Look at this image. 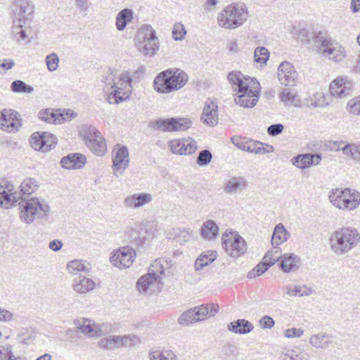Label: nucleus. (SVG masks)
<instances>
[{
  "label": "nucleus",
  "mask_w": 360,
  "mask_h": 360,
  "mask_svg": "<svg viewBox=\"0 0 360 360\" xmlns=\"http://www.w3.org/2000/svg\"><path fill=\"white\" fill-rule=\"evenodd\" d=\"M103 90L110 104H117L129 98L131 91V75L129 72H122L118 75L110 72L105 80Z\"/></svg>",
  "instance_id": "obj_1"
},
{
  "label": "nucleus",
  "mask_w": 360,
  "mask_h": 360,
  "mask_svg": "<svg viewBox=\"0 0 360 360\" xmlns=\"http://www.w3.org/2000/svg\"><path fill=\"white\" fill-rule=\"evenodd\" d=\"M331 252L336 256L348 255L360 243V233L354 228L342 226L333 231L329 236Z\"/></svg>",
  "instance_id": "obj_2"
},
{
  "label": "nucleus",
  "mask_w": 360,
  "mask_h": 360,
  "mask_svg": "<svg viewBox=\"0 0 360 360\" xmlns=\"http://www.w3.org/2000/svg\"><path fill=\"white\" fill-rule=\"evenodd\" d=\"M188 80V75L182 70L169 68L155 77L153 87L158 93L169 94L183 88Z\"/></svg>",
  "instance_id": "obj_3"
},
{
  "label": "nucleus",
  "mask_w": 360,
  "mask_h": 360,
  "mask_svg": "<svg viewBox=\"0 0 360 360\" xmlns=\"http://www.w3.org/2000/svg\"><path fill=\"white\" fill-rule=\"evenodd\" d=\"M20 191H15L13 184L8 181L0 182V207L8 209L16 203L20 199L22 200L24 195H30L37 190L38 182L29 178L24 180L20 185Z\"/></svg>",
  "instance_id": "obj_4"
},
{
  "label": "nucleus",
  "mask_w": 360,
  "mask_h": 360,
  "mask_svg": "<svg viewBox=\"0 0 360 360\" xmlns=\"http://www.w3.org/2000/svg\"><path fill=\"white\" fill-rule=\"evenodd\" d=\"M165 265L167 262L164 259H155L148 268V274L141 276L136 283V288L141 293H152L159 290L162 284L161 276L165 274Z\"/></svg>",
  "instance_id": "obj_5"
},
{
  "label": "nucleus",
  "mask_w": 360,
  "mask_h": 360,
  "mask_svg": "<svg viewBox=\"0 0 360 360\" xmlns=\"http://www.w3.org/2000/svg\"><path fill=\"white\" fill-rule=\"evenodd\" d=\"M20 219L30 224L36 219H46L50 212V207L44 199H23L19 202Z\"/></svg>",
  "instance_id": "obj_6"
},
{
  "label": "nucleus",
  "mask_w": 360,
  "mask_h": 360,
  "mask_svg": "<svg viewBox=\"0 0 360 360\" xmlns=\"http://www.w3.org/2000/svg\"><path fill=\"white\" fill-rule=\"evenodd\" d=\"M248 17V10L244 4H232L219 13L217 22L221 27L233 30L241 26Z\"/></svg>",
  "instance_id": "obj_7"
},
{
  "label": "nucleus",
  "mask_w": 360,
  "mask_h": 360,
  "mask_svg": "<svg viewBox=\"0 0 360 360\" xmlns=\"http://www.w3.org/2000/svg\"><path fill=\"white\" fill-rule=\"evenodd\" d=\"M328 200L337 209L352 211L360 205V193L349 188H336L329 192Z\"/></svg>",
  "instance_id": "obj_8"
},
{
  "label": "nucleus",
  "mask_w": 360,
  "mask_h": 360,
  "mask_svg": "<svg viewBox=\"0 0 360 360\" xmlns=\"http://www.w3.org/2000/svg\"><path fill=\"white\" fill-rule=\"evenodd\" d=\"M318 53L335 62L341 61L345 57V49L326 33L321 32L315 34L313 39Z\"/></svg>",
  "instance_id": "obj_9"
},
{
  "label": "nucleus",
  "mask_w": 360,
  "mask_h": 360,
  "mask_svg": "<svg viewBox=\"0 0 360 360\" xmlns=\"http://www.w3.org/2000/svg\"><path fill=\"white\" fill-rule=\"evenodd\" d=\"M137 49L144 56H153L159 48L155 31L149 25H143L137 34Z\"/></svg>",
  "instance_id": "obj_10"
},
{
  "label": "nucleus",
  "mask_w": 360,
  "mask_h": 360,
  "mask_svg": "<svg viewBox=\"0 0 360 360\" xmlns=\"http://www.w3.org/2000/svg\"><path fill=\"white\" fill-rule=\"evenodd\" d=\"M244 85L238 89L236 103L244 108H253L259 97V83L255 79H245Z\"/></svg>",
  "instance_id": "obj_11"
},
{
  "label": "nucleus",
  "mask_w": 360,
  "mask_h": 360,
  "mask_svg": "<svg viewBox=\"0 0 360 360\" xmlns=\"http://www.w3.org/2000/svg\"><path fill=\"white\" fill-rule=\"evenodd\" d=\"M86 146L97 156L103 155L107 146L101 133L94 127L84 126L81 131Z\"/></svg>",
  "instance_id": "obj_12"
},
{
  "label": "nucleus",
  "mask_w": 360,
  "mask_h": 360,
  "mask_svg": "<svg viewBox=\"0 0 360 360\" xmlns=\"http://www.w3.org/2000/svg\"><path fill=\"white\" fill-rule=\"evenodd\" d=\"M222 246L226 253L234 258H238L246 251L245 240L233 230H226L221 236Z\"/></svg>",
  "instance_id": "obj_13"
},
{
  "label": "nucleus",
  "mask_w": 360,
  "mask_h": 360,
  "mask_svg": "<svg viewBox=\"0 0 360 360\" xmlns=\"http://www.w3.org/2000/svg\"><path fill=\"white\" fill-rule=\"evenodd\" d=\"M13 20L29 24L34 16L35 6L32 0H15L11 7Z\"/></svg>",
  "instance_id": "obj_14"
},
{
  "label": "nucleus",
  "mask_w": 360,
  "mask_h": 360,
  "mask_svg": "<svg viewBox=\"0 0 360 360\" xmlns=\"http://www.w3.org/2000/svg\"><path fill=\"white\" fill-rule=\"evenodd\" d=\"M136 258L135 251L129 247H122L112 252L110 263L120 269L130 267Z\"/></svg>",
  "instance_id": "obj_15"
},
{
  "label": "nucleus",
  "mask_w": 360,
  "mask_h": 360,
  "mask_svg": "<svg viewBox=\"0 0 360 360\" xmlns=\"http://www.w3.org/2000/svg\"><path fill=\"white\" fill-rule=\"evenodd\" d=\"M112 159L113 174L119 176L129 166V156L127 148L115 146L112 150Z\"/></svg>",
  "instance_id": "obj_16"
},
{
  "label": "nucleus",
  "mask_w": 360,
  "mask_h": 360,
  "mask_svg": "<svg viewBox=\"0 0 360 360\" xmlns=\"http://www.w3.org/2000/svg\"><path fill=\"white\" fill-rule=\"evenodd\" d=\"M21 127L19 113L13 109H4L0 112V129L6 132L18 131Z\"/></svg>",
  "instance_id": "obj_17"
},
{
  "label": "nucleus",
  "mask_w": 360,
  "mask_h": 360,
  "mask_svg": "<svg viewBox=\"0 0 360 360\" xmlns=\"http://www.w3.org/2000/svg\"><path fill=\"white\" fill-rule=\"evenodd\" d=\"M56 138L48 133H34L30 138V145L35 150L46 153L56 143Z\"/></svg>",
  "instance_id": "obj_18"
},
{
  "label": "nucleus",
  "mask_w": 360,
  "mask_h": 360,
  "mask_svg": "<svg viewBox=\"0 0 360 360\" xmlns=\"http://www.w3.org/2000/svg\"><path fill=\"white\" fill-rule=\"evenodd\" d=\"M75 324L81 333L90 338H98L108 333L105 324L100 325L90 319L77 320Z\"/></svg>",
  "instance_id": "obj_19"
},
{
  "label": "nucleus",
  "mask_w": 360,
  "mask_h": 360,
  "mask_svg": "<svg viewBox=\"0 0 360 360\" xmlns=\"http://www.w3.org/2000/svg\"><path fill=\"white\" fill-rule=\"evenodd\" d=\"M153 200V196L148 193H138L127 196L123 205L127 209L136 210L144 207Z\"/></svg>",
  "instance_id": "obj_20"
},
{
  "label": "nucleus",
  "mask_w": 360,
  "mask_h": 360,
  "mask_svg": "<svg viewBox=\"0 0 360 360\" xmlns=\"http://www.w3.org/2000/svg\"><path fill=\"white\" fill-rule=\"evenodd\" d=\"M352 88V82L347 77H338L330 84L329 89L332 96L344 98L348 96Z\"/></svg>",
  "instance_id": "obj_21"
},
{
  "label": "nucleus",
  "mask_w": 360,
  "mask_h": 360,
  "mask_svg": "<svg viewBox=\"0 0 360 360\" xmlns=\"http://www.w3.org/2000/svg\"><path fill=\"white\" fill-rule=\"evenodd\" d=\"M278 78L282 84L292 86L297 78V73L290 63L285 61L278 68Z\"/></svg>",
  "instance_id": "obj_22"
},
{
  "label": "nucleus",
  "mask_w": 360,
  "mask_h": 360,
  "mask_svg": "<svg viewBox=\"0 0 360 360\" xmlns=\"http://www.w3.org/2000/svg\"><path fill=\"white\" fill-rule=\"evenodd\" d=\"M322 160L321 154L305 153L300 154L292 158L291 162L294 166L304 169L311 166L319 165Z\"/></svg>",
  "instance_id": "obj_23"
},
{
  "label": "nucleus",
  "mask_w": 360,
  "mask_h": 360,
  "mask_svg": "<svg viewBox=\"0 0 360 360\" xmlns=\"http://www.w3.org/2000/svg\"><path fill=\"white\" fill-rule=\"evenodd\" d=\"M217 108V103L213 101L207 100L206 101L201 115V121L202 123L210 127H214L218 123Z\"/></svg>",
  "instance_id": "obj_24"
},
{
  "label": "nucleus",
  "mask_w": 360,
  "mask_h": 360,
  "mask_svg": "<svg viewBox=\"0 0 360 360\" xmlns=\"http://www.w3.org/2000/svg\"><path fill=\"white\" fill-rule=\"evenodd\" d=\"M205 309H199V307L191 309L184 312L179 318L178 322L181 325H189L191 323L205 320Z\"/></svg>",
  "instance_id": "obj_25"
},
{
  "label": "nucleus",
  "mask_w": 360,
  "mask_h": 360,
  "mask_svg": "<svg viewBox=\"0 0 360 360\" xmlns=\"http://www.w3.org/2000/svg\"><path fill=\"white\" fill-rule=\"evenodd\" d=\"M86 162V157L80 153H71L63 157L60 160L62 167L68 169L82 168Z\"/></svg>",
  "instance_id": "obj_26"
},
{
  "label": "nucleus",
  "mask_w": 360,
  "mask_h": 360,
  "mask_svg": "<svg viewBox=\"0 0 360 360\" xmlns=\"http://www.w3.org/2000/svg\"><path fill=\"white\" fill-rule=\"evenodd\" d=\"M281 258L280 266L283 272H294L299 269L300 258L297 255L292 253H285Z\"/></svg>",
  "instance_id": "obj_27"
},
{
  "label": "nucleus",
  "mask_w": 360,
  "mask_h": 360,
  "mask_svg": "<svg viewBox=\"0 0 360 360\" xmlns=\"http://www.w3.org/2000/svg\"><path fill=\"white\" fill-rule=\"evenodd\" d=\"M96 283L90 278L79 276L75 278L72 283V289L77 293L84 294L95 288Z\"/></svg>",
  "instance_id": "obj_28"
},
{
  "label": "nucleus",
  "mask_w": 360,
  "mask_h": 360,
  "mask_svg": "<svg viewBox=\"0 0 360 360\" xmlns=\"http://www.w3.org/2000/svg\"><path fill=\"white\" fill-rule=\"evenodd\" d=\"M246 187V181L241 176H233L228 179L224 184V191L227 194H235Z\"/></svg>",
  "instance_id": "obj_29"
},
{
  "label": "nucleus",
  "mask_w": 360,
  "mask_h": 360,
  "mask_svg": "<svg viewBox=\"0 0 360 360\" xmlns=\"http://www.w3.org/2000/svg\"><path fill=\"white\" fill-rule=\"evenodd\" d=\"M254 328L253 325L245 319H238L228 325L229 330L236 334H247Z\"/></svg>",
  "instance_id": "obj_30"
},
{
  "label": "nucleus",
  "mask_w": 360,
  "mask_h": 360,
  "mask_svg": "<svg viewBox=\"0 0 360 360\" xmlns=\"http://www.w3.org/2000/svg\"><path fill=\"white\" fill-rule=\"evenodd\" d=\"M290 234L282 224H277L271 237V244L274 247L279 246L290 238Z\"/></svg>",
  "instance_id": "obj_31"
},
{
  "label": "nucleus",
  "mask_w": 360,
  "mask_h": 360,
  "mask_svg": "<svg viewBox=\"0 0 360 360\" xmlns=\"http://www.w3.org/2000/svg\"><path fill=\"white\" fill-rule=\"evenodd\" d=\"M39 118L48 123H60L62 121L65 120V115L58 111H53L52 109H46L41 110L39 112Z\"/></svg>",
  "instance_id": "obj_32"
},
{
  "label": "nucleus",
  "mask_w": 360,
  "mask_h": 360,
  "mask_svg": "<svg viewBox=\"0 0 360 360\" xmlns=\"http://www.w3.org/2000/svg\"><path fill=\"white\" fill-rule=\"evenodd\" d=\"M311 345L316 349H325L332 343L330 337L323 333L312 335L309 338Z\"/></svg>",
  "instance_id": "obj_33"
},
{
  "label": "nucleus",
  "mask_w": 360,
  "mask_h": 360,
  "mask_svg": "<svg viewBox=\"0 0 360 360\" xmlns=\"http://www.w3.org/2000/svg\"><path fill=\"white\" fill-rule=\"evenodd\" d=\"M279 97L286 106H300V100L297 92L289 89H284L280 93Z\"/></svg>",
  "instance_id": "obj_34"
},
{
  "label": "nucleus",
  "mask_w": 360,
  "mask_h": 360,
  "mask_svg": "<svg viewBox=\"0 0 360 360\" xmlns=\"http://www.w3.org/2000/svg\"><path fill=\"white\" fill-rule=\"evenodd\" d=\"M133 19V11L129 8H124L116 16L115 26L117 30L123 31L128 23Z\"/></svg>",
  "instance_id": "obj_35"
},
{
  "label": "nucleus",
  "mask_w": 360,
  "mask_h": 360,
  "mask_svg": "<svg viewBox=\"0 0 360 360\" xmlns=\"http://www.w3.org/2000/svg\"><path fill=\"white\" fill-rule=\"evenodd\" d=\"M330 102V101L322 92H317L309 99H306L304 105L308 108H317L326 107Z\"/></svg>",
  "instance_id": "obj_36"
},
{
  "label": "nucleus",
  "mask_w": 360,
  "mask_h": 360,
  "mask_svg": "<svg viewBox=\"0 0 360 360\" xmlns=\"http://www.w3.org/2000/svg\"><path fill=\"white\" fill-rule=\"evenodd\" d=\"M11 37L17 42H21L28 38L27 34V25L23 22L13 20Z\"/></svg>",
  "instance_id": "obj_37"
},
{
  "label": "nucleus",
  "mask_w": 360,
  "mask_h": 360,
  "mask_svg": "<svg viewBox=\"0 0 360 360\" xmlns=\"http://www.w3.org/2000/svg\"><path fill=\"white\" fill-rule=\"evenodd\" d=\"M201 236L207 240L214 238L219 233V227L212 220H207L204 222L200 229Z\"/></svg>",
  "instance_id": "obj_38"
},
{
  "label": "nucleus",
  "mask_w": 360,
  "mask_h": 360,
  "mask_svg": "<svg viewBox=\"0 0 360 360\" xmlns=\"http://www.w3.org/2000/svg\"><path fill=\"white\" fill-rule=\"evenodd\" d=\"M217 252L208 250L202 253L195 260V269L196 271L201 270L203 267L212 263L217 258Z\"/></svg>",
  "instance_id": "obj_39"
},
{
  "label": "nucleus",
  "mask_w": 360,
  "mask_h": 360,
  "mask_svg": "<svg viewBox=\"0 0 360 360\" xmlns=\"http://www.w3.org/2000/svg\"><path fill=\"white\" fill-rule=\"evenodd\" d=\"M248 146V152L250 153L264 155L274 151L271 146L266 145L264 147L263 143L252 139H249Z\"/></svg>",
  "instance_id": "obj_40"
},
{
  "label": "nucleus",
  "mask_w": 360,
  "mask_h": 360,
  "mask_svg": "<svg viewBox=\"0 0 360 360\" xmlns=\"http://www.w3.org/2000/svg\"><path fill=\"white\" fill-rule=\"evenodd\" d=\"M341 150L354 162H360V143H347Z\"/></svg>",
  "instance_id": "obj_41"
},
{
  "label": "nucleus",
  "mask_w": 360,
  "mask_h": 360,
  "mask_svg": "<svg viewBox=\"0 0 360 360\" xmlns=\"http://www.w3.org/2000/svg\"><path fill=\"white\" fill-rule=\"evenodd\" d=\"M125 238L129 243L136 246H141L146 240V238L141 236V233L138 229L132 227L127 229Z\"/></svg>",
  "instance_id": "obj_42"
},
{
  "label": "nucleus",
  "mask_w": 360,
  "mask_h": 360,
  "mask_svg": "<svg viewBox=\"0 0 360 360\" xmlns=\"http://www.w3.org/2000/svg\"><path fill=\"white\" fill-rule=\"evenodd\" d=\"M67 268L70 273L76 274L79 271H89V264L83 260L74 259L67 264Z\"/></svg>",
  "instance_id": "obj_43"
},
{
  "label": "nucleus",
  "mask_w": 360,
  "mask_h": 360,
  "mask_svg": "<svg viewBox=\"0 0 360 360\" xmlns=\"http://www.w3.org/2000/svg\"><path fill=\"white\" fill-rule=\"evenodd\" d=\"M172 117L171 118H160L151 123V127L155 129L163 132H172Z\"/></svg>",
  "instance_id": "obj_44"
},
{
  "label": "nucleus",
  "mask_w": 360,
  "mask_h": 360,
  "mask_svg": "<svg viewBox=\"0 0 360 360\" xmlns=\"http://www.w3.org/2000/svg\"><path fill=\"white\" fill-rule=\"evenodd\" d=\"M285 289L286 290V292H285L286 295L290 297L297 296V295H298L300 297L309 296L312 293V290L306 286H304V287H302L300 285L287 286V287H285Z\"/></svg>",
  "instance_id": "obj_45"
},
{
  "label": "nucleus",
  "mask_w": 360,
  "mask_h": 360,
  "mask_svg": "<svg viewBox=\"0 0 360 360\" xmlns=\"http://www.w3.org/2000/svg\"><path fill=\"white\" fill-rule=\"evenodd\" d=\"M173 131H186L191 127L193 122L186 117H172Z\"/></svg>",
  "instance_id": "obj_46"
},
{
  "label": "nucleus",
  "mask_w": 360,
  "mask_h": 360,
  "mask_svg": "<svg viewBox=\"0 0 360 360\" xmlns=\"http://www.w3.org/2000/svg\"><path fill=\"white\" fill-rule=\"evenodd\" d=\"M183 155H191L198 149L197 142L192 138L180 139Z\"/></svg>",
  "instance_id": "obj_47"
},
{
  "label": "nucleus",
  "mask_w": 360,
  "mask_h": 360,
  "mask_svg": "<svg viewBox=\"0 0 360 360\" xmlns=\"http://www.w3.org/2000/svg\"><path fill=\"white\" fill-rule=\"evenodd\" d=\"M274 248V250L268 251L263 257L265 262L269 264V266L274 265L282 257L281 249L278 246H275Z\"/></svg>",
  "instance_id": "obj_48"
},
{
  "label": "nucleus",
  "mask_w": 360,
  "mask_h": 360,
  "mask_svg": "<svg viewBox=\"0 0 360 360\" xmlns=\"http://www.w3.org/2000/svg\"><path fill=\"white\" fill-rule=\"evenodd\" d=\"M151 360H178L176 354L171 349H164L150 354Z\"/></svg>",
  "instance_id": "obj_49"
},
{
  "label": "nucleus",
  "mask_w": 360,
  "mask_h": 360,
  "mask_svg": "<svg viewBox=\"0 0 360 360\" xmlns=\"http://www.w3.org/2000/svg\"><path fill=\"white\" fill-rule=\"evenodd\" d=\"M269 58V52L265 47H257L254 52V60L257 63L265 64Z\"/></svg>",
  "instance_id": "obj_50"
},
{
  "label": "nucleus",
  "mask_w": 360,
  "mask_h": 360,
  "mask_svg": "<svg viewBox=\"0 0 360 360\" xmlns=\"http://www.w3.org/2000/svg\"><path fill=\"white\" fill-rule=\"evenodd\" d=\"M11 89L15 93H32L34 91L32 86L26 84L21 80L13 81L11 84Z\"/></svg>",
  "instance_id": "obj_51"
},
{
  "label": "nucleus",
  "mask_w": 360,
  "mask_h": 360,
  "mask_svg": "<svg viewBox=\"0 0 360 360\" xmlns=\"http://www.w3.org/2000/svg\"><path fill=\"white\" fill-rule=\"evenodd\" d=\"M59 58L56 53H51L46 56L45 63L49 72L56 71L59 66Z\"/></svg>",
  "instance_id": "obj_52"
},
{
  "label": "nucleus",
  "mask_w": 360,
  "mask_h": 360,
  "mask_svg": "<svg viewBox=\"0 0 360 360\" xmlns=\"http://www.w3.org/2000/svg\"><path fill=\"white\" fill-rule=\"evenodd\" d=\"M186 34L184 25L181 22H176L173 26L172 37L175 41H182Z\"/></svg>",
  "instance_id": "obj_53"
},
{
  "label": "nucleus",
  "mask_w": 360,
  "mask_h": 360,
  "mask_svg": "<svg viewBox=\"0 0 360 360\" xmlns=\"http://www.w3.org/2000/svg\"><path fill=\"white\" fill-rule=\"evenodd\" d=\"M212 159V153L208 150H202L198 154L196 163L200 167L207 166L211 162Z\"/></svg>",
  "instance_id": "obj_54"
},
{
  "label": "nucleus",
  "mask_w": 360,
  "mask_h": 360,
  "mask_svg": "<svg viewBox=\"0 0 360 360\" xmlns=\"http://www.w3.org/2000/svg\"><path fill=\"white\" fill-rule=\"evenodd\" d=\"M347 109L351 114L360 115V95L348 101Z\"/></svg>",
  "instance_id": "obj_55"
},
{
  "label": "nucleus",
  "mask_w": 360,
  "mask_h": 360,
  "mask_svg": "<svg viewBox=\"0 0 360 360\" xmlns=\"http://www.w3.org/2000/svg\"><path fill=\"white\" fill-rule=\"evenodd\" d=\"M122 338L124 347H133L141 343L139 337L133 333L122 335Z\"/></svg>",
  "instance_id": "obj_56"
},
{
  "label": "nucleus",
  "mask_w": 360,
  "mask_h": 360,
  "mask_svg": "<svg viewBox=\"0 0 360 360\" xmlns=\"http://www.w3.org/2000/svg\"><path fill=\"white\" fill-rule=\"evenodd\" d=\"M245 79L246 78L243 77L240 72H232L228 75V79L229 82L233 84H236L238 86V89L244 85Z\"/></svg>",
  "instance_id": "obj_57"
},
{
  "label": "nucleus",
  "mask_w": 360,
  "mask_h": 360,
  "mask_svg": "<svg viewBox=\"0 0 360 360\" xmlns=\"http://www.w3.org/2000/svg\"><path fill=\"white\" fill-rule=\"evenodd\" d=\"M175 238L180 243H186L191 240L192 238V232L188 230H174Z\"/></svg>",
  "instance_id": "obj_58"
},
{
  "label": "nucleus",
  "mask_w": 360,
  "mask_h": 360,
  "mask_svg": "<svg viewBox=\"0 0 360 360\" xmlns=\"http://www.w3.org/2000/svg\"><path fill=\"white\" fill-rule=\"evenodd\" d=\"M249 139L247 138H242L240 136H233L231 138L232 143L238 149L248 152V144Z\"/></svg>",
  "instance_id": "obj_59"
},
{
  "label": "nucleus",
  "mask_w": 360,
  "mask_h": 360,
  "mask_svg": "<svg viewBox=\"0 0 360 360\" xmlns=\"http://www.w3.org/2000/svg\"><path fill=\"white\" fill-rule=\"evenodd\" d=\"M168 147L172 153L183 155V153H181L182 148L181 146L180 139L169 141L168 142Z\"/></svg>",
  "instance_id": "obj_60"
},
{
  "label": "nucleus",
  "mask_w": 360,
  "mask_h": 360,
  "mask_svg": "<svg viewBox=\"0 0 360 360\" xmlns=\"http://www.w3.org/2000/svg\"><path fill=\"white\" fill-rule=\"evenodd\" d=\"M304 334V330L302 328H291L284 331V335L287 338H300Z\"/></svg>",
  "instance_id": "obj_61"
},
{
  "label": "nucleus",
  "mask_w": 360,
  "mask_h": 360,
  "mask_svg": "<svg viewBox=\"0 0 360 360\" xmlns=\"http://www.w3.org/2000/svg\"><path fill=\"white\" fill-rule=\"evenodd\" d=\"M274 319L269 316H264L259 320V324L262 328L271 329L274 326Z\"/></svg>",
  "instance_id": "obj_62"
},
{
  "label": "nucleus",
  "mask_w": 360,
  "mask_h": 360,
  "mask_svg": "<svg viewBox=\"0 0 360 360\" xmlns=\"http://www.w3.org/2000/svg\"><path fill=\"white\" fill-rule=\"evenodd\" d=\"M283 130V125L282 124H274L270 125L267 129L269 135L275 136L280 134Z\"/></svg>",
  "instance_id": "obj_63"
},
{
  "label": "nucleus",
  "mask_w": 360,
  "mask_h": 360,
  "mask_svg": "<svg viewBox=\"0 0 360 360\" xmlns=\"http://www.w3.org/2000/svg\"><path fill=\"white\" fill-rule=\"evenodd\" d=\"M76 6L82 12L88 11L91 6L89 0H75Z\"/></svg>",
  "instance_id": "obj_64"
}]
</instances>
